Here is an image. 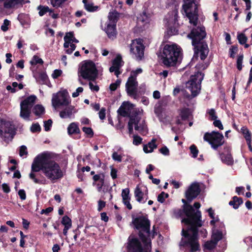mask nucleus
Wrapping results in <instances>:
<instances>
[{"mask_svg":"<svg viewBox=\"0 0 252 252\" xmlns=\"http://www.w3.org/2000/svg\"><path fill=\"white\" fill-rule=\"evenodd\" d=\"M182 201L184 203V211L187 218L182 220V222L185 223L186 227L183 228L182 231L183 237L180 243V248L186 252H194L200 247L197 238V228L202 225L201 212L198 210L195 212L191 205H186L185 199H183Z\"/></svg>","mask_w":252,"mask_h":252,"instance_id":"1","label":"nucleus"},{"mask_svg":"<svg viewBox=\"0 0 252 252\" xmlns=\"http://www.w3.org/2000/svg\"><path fill=\"white\" fill-rule=\"evenodd\" d=\"M40 170L52 182L62 179L64 175V172L60 164L52 159L50 154L48 152L39 154L34 158L32 164V171L29 175L30 179L35 183L45 184L46 179H38L34 173Z\"/></svg>","mask_w":252,"mask_h":252,"instance_id":"2","label":"nucleus"},{"mask_svg":"<svg viewBox=\"0 0 252 252\" xmlns=\"http://www.w3.org/2000/svg\"><path fill=\"white\" fill-rule=\"evenodd\" d=\"M206 33L203 26L193 28L188 37L192 39L194 46V57H200L201 60H205L208 56L209 49L206 43L201 42L205 37Z\"/></svg>","mask_w":252,"mask_h":252,"instance_id":"3","label":"nucleus"},{"mask_svg":"<svg viewBox=\"0 0 252 252\" xmlns=\"http://www.w3.org/2000/svg\"><path fill=\"white\" fill-rule=\"evenodd\" d=\"M162 57L164 65L174 66L182 60V49L176 44H167L163 48Z\"/></svg>","mask_w":252,"mask_h":252,"instance_id":"4","label":"nucleus"},{"mask_svg":"<svg viewBox=\"0 0 252 252\" xmlns=\"http://www.w3.org/2000/svg\"><path fill=\"white\" fill-rule=\"evenodd\" d=\"M78 76L89 81H94L98 77V70L95 64L91 60H86L80 63L78 71Z\"/></svg>","mask_w":252,"mask_h":252,"instance_id":"5","label":"nucleus"},{"mask_svg":"<svg viewBox=\"0 0 252 252\" xmlns=\"http://www.w3.org/2000/svg\"><path fill=\"white\" fill-rule=\"evenodd\" d=\"M127 252H150L151 251V242H146L144 248L138 238L133 235H130L126 244Z\"/></svg>","mask_w":252,"mask_h":252,"instance_id":"6","label":"nucleus"},{"mask_svg":"<svg viewBox=\"0 0 252 252\" xmlns=\"http://www.w3.org/2000/svg\"><path fill=\"white\" fill-rule=\"evenodd\" d=\"M183 8L189 23L196 26L198 22V11L195 0H183Z\"/></svg>","mask_w":252,"mask_h":252,"instance_id":"7","label":"nucleus"},{"mask_svg":"<svg viewBox=\"0 0 252 252\" xmlns=\"http://www.w3.org/2000/svg\"><path fill=\"white\" fill-rule=\"evenodd\" d=\"M135 228L139 230V236L144 241H146V238L144 237L143 232L145 233L147 236L150 234V221L147 218L144 216H140L135 218L132 220Z\"/></svg>","mask_w":252,"mask_h":252,"instance_id":"8","label":"nucleus"},{"mask_svg":"<svg viewBox=\"0 0 252 252\" xmlns=\"http://www.w3.org/2000/svg\"><path fill=\"white\" fill-rule=\"evenodd\" d=\"M204 74L197 72L195 75L191 76L190 79L187 83V88L191 93V96L194 97L200 93L201 83L203 79Z\"/></svg>","mask_w":252,"mask_h":252,"instance_id":"9","label":"nucleus"},{"mask_svg":"<svg viewBox=\"0 0 252 252\" xmlns=\"http://www.w3.org/2000/svg\"><path fill=\"white\" fill-rule=\"evenodd\" d=\"M36 96L31 95L27 97L20 103V116L26 120H29L31 113V109L35 103Z\"/></svg>","mask_w":252,"mask_h":252,"instance_id":"10","label":"nucleus"},{"mask_svg":"<svg viewBox=\"0 0 252 252\" xmlns=\"http://www.w3.org/2000/svg\"><path fill=\"white\" fill-rule=\"evenodd\" d=\"M223 138L224 137L222 134L215 131L211 133H205L203 137L204 140L209 142L214 149H217L223 144Z\"/></svg>","mask_w":252,"mask_h":252,"instance_id":"11","label":"nucleus"},{"mask_svg":"<svg viewBox=\"0 0 252 252\" xmlns=\"http://www.w3.org/2000/svg\"><path fill=\"white\" fill-rule=\"evenodd\" d=\"M144 46L140 39L132 40L130 45V52L137 61L142 59L144 57Z\"/></svg>","mask_w":252,"mask_h":252,"instance_id":"12","label":"nucleus"},{"mask_svg":"<svg viewBox=\"0 0 252 252\" xmlns=\"http://www.w3.org/2000/svg\"><path fill=\"white\" fill-rule=\"evenodd\" d=\"M178 19L177 12L172 11L166 16L165 25L167 27V33L169 35L176 34L178 33L176 28V22Z\"/></svg>","mask_w":252,"mask_h":252,"instance_id":"13","label":"nucleus"},{"mask_svg":"<svg viewBox=\"0 0 252 252\" xmlns=\"http://www.w3.org/2000/svg\"><path fill=\"white\" fill-rule=\"evenodd\" d=\"M69 103V96L66 91L59 92L53 94L52 104L55 108L61 105H67Z\"/></svg>","mask_w":252,"mask_h":252,"instance_id":"14","label":"nucleus"},{"mask_svg":"<svg viewBox=\"0 0 252 252\" xmlns=\"http://www.w3.org/2000/svg\"><path fill=\"white\" fill-rule=\"evenodd\" d=\"M138 83L135 76L130 75L126 84V90L127 94L135 99L138 97Z\"/></svg>","mask_w":252,"mask_h":252,"instance_id":"15","label":"nucleus"},{"mask_svg":"<svg viewBox=\"0 0 252 252\" xmlns=\"http://www.w3.org/2000/svg\"><path fill=\"white\" fill-rule=\"evenodd\" d=\"M14 125L9 122H1L0 124V135L7 139H12L15 134Z\"/></svg>","mask_w":252,"mask_h":252,"instance_id":"16","label":"nucleus"},{"mask_svg":"<svg viewBox=\"0 0 252 252\" xmlns=\"http://www.w3.org/2000/svg\"><path fill=\"white\" fill-rule=\"evenodd\" d=\"M133 119L134 128L140 132H146L147 131V126L144 119H142L140 114L137 112L134 113V116H131Z\"/></svg>","mask_w":252,"mask_h":252,"instance_id":"17","label":"nucleus"},{"mask_svg":"<svg viewBox=\"0 0 252 252\" xmlns=\"http://www.w3.org/2000/svg\"><path fill=\"white\" fill-rule=\"evenodd\" d=\"M134 105L129 102H124L118 109L117 112L119 115L124 117L134 116V114L131 115L133 113Z\"/></svg>","mask_w":252,"mask_h":252,"instance_id":"18","label":"nucleus"},{"mask_svg":"<svg viewBox=\"0 0 252 252\" xmlns=\"http://www.w3.org/2000/svg\"><path fill=\"white\" fill-rule=\"evenodd\" d=\"M200 192V189L199 185L196 183L192 184L186 192L187 199L191 202L198 195Z\"/></svg>","mask_w":252,"mask_h":252,"instance_id":"19","label":"nucleus"},{"mask_svg":"<svg viewBox=\"0 0 252 252\" xmlns=\"http://www.w3.org/2000/svg\"><path fill=\"white\" fill-rule=\"evenodd\" d=\"M122 65L123 61L122 57L120 55H118L113 61L112 66L110 67L109 71L110 72H114L118 77L119 75L121 73L119 69Z\"/></svg>","mask_w":252,"mask_h":252,"instance_id":"20","label":"nucleus"},{"mask_svg":"<svg viewBox=\"0 0 252 252\" xmlns=\"http://www.w3.org/2000/svg\"><path fill=\"white\" fill-rule=\"evenodd\" d=\"M104 31L110 39L113 40L116 38L117 31L116 29V25L115 24H108L106 23V27H105Z\"/></svg>","mask_w":252,"mask_h":252,"instance_id":"21","label":"nucleus"},{"mask_svg":"<svg viewBox=\"0 0 252 252\" xmlns=\"http://www.w3.org/2000/svg\"><path fill=\"white\" fill-rule=\"evenodd\" d=\"M24 0H0L3 2V6L5 9H12L18 4H22Z\"/></svg>","mask_w":252,"mask_h":252,"instance_id":"22","label":"nucleus"},{"mask_svg":"<svg viewBox=\"0 0 252 252\" xmlns=\"http://www.w3.org/2000/svg\"><path fill=\"white\" fill-rule=\"evenodd\" d=\"M76 112V111L74 107L70 105L61 111L60 113V116L63 119L70 118L71 117L72 115Z\"/></svg>","mask_w":252,"mask_h":252,"instance_id":"23","label":"nucleus"},{"mask_svg":"<svg viewBox=\"0 0 252 252\" xmlns=\"http://www.w3.org/2000/svg\"><path fill=\"white\" fill-rule=\"evenodd\" d=\"M120 17V13L118 12L117 11L114 10L110 11L108 15V21L107 23L115 24L116 25Z\"/></svg>","mask_w":252,"mask_h":252,"instance_id":"24","label":"nucleus"},{"mask_svg":"<svg viewBox=\"0 0 252 252\" xmlns=\"http://www.w3.org/2000/svg\"><path fill=\"white\" fill-rule=\"evenodd\" d=\"M61 223L64 226L63 230V234L66 236L68 229H70L72 226L71 220L68 216H65L63 217Z\"/></svg>","mask_w":252,"mask_h":252,"instance_id":"25","label":"nucleus"},{"mask_svg":"<svg viewBox=\"0 0 252 252\" xmlns=\"http://www.w3.org/2000/svg\"><path fill=\"white\" fill-rule=\"evenodd\" d=\"M157 139L153 138L147 144L144 145L143 146V151L146 153H150L153 152L155 149L157 148L156 144Z\"/></svg>","mask_w":252,"mask_h":252,"instance_id":"26","label":"nucleus"},{"mask_svg":"<svg viewBox=\"0 0 252 252\" xmlns=\"http://www.w3.org/2000/svg\"><path fill=\"white\" fill-rule=\"evenodd\" d=\"M219 230L217 228H214L212 230V235L211 239L213 240L215 242L218 244V242L222 239L223 233L222 230L220 229Z\"/></svg>","mask_w":252,"mask_h":252,"instance_id":"27","label":"nucleus"},{"mask_svg":"<svg viewBox=\"0 0 252 252\" xmlns=\"http://www.w3.org/2000/svg\"><path fill=\"white\" fill-rule=\"evenodd\" d=\"M36 80L40 84H45L49 86L50 84L47 75L44 72L40 73Z\"/></svg>","mask_w":252,"mask_h":252,"instance_id":"28","label":"nucleus"},{"mask_svg":"<svg viewBox=\"0 0 252 252\" xmlns=\"http://www.w3.org/2000/svg\"><path fill=\"white\" fill-rule=\"evenodd\" d=\"M144 193L142 191L141 189L138 186H137L134 190V196L136 200L139 203H145V201L142 202L143 198Z\"/></svg>","mask_w":252,"mask_h":252,"instance_id":"29","label":"nucleus"},{"mask_svg":"<svg viewBox=\"0 0 252 252\" xmlns=\"http://www.w3.org/2000/svg\"><path fill=\"white\" fill-rule=\"evenodd\" d=\"M82 2L84 4L85 9L88 11L94 12L97 9V6H94L93 3L88 0H83Z\"/></svg>","mask_w":252,"mask_h":252,"instance_id":"30","label":"nucleus"},{"mask_svg":"<svg viewBox=\"0 0 252 252\" xmlns=\"http://www.w3.org/2000/svg\"><path fill=\"white\" fill-rule=\"evenodd\" d=\"M243 199L240 197L237 196H234L232 200H231L229 202V204L230 206H233V207L236 209H238L239 206L243 203Z\"/></svg>","mask_w":252,"mask_h":252,"instance_id":"31","label":"nucleus"},{"mask_svg":"<svg viewBox=\"0 0 252 252\" xmlns=\"http://www.w3.org/2000/svg\"><path fill=\"white\" fill-rule=\"evenodd\" d=\"M241 132L243 134L248 144H249L251 146V134L249 129L246 126H243L241 129Z\"/></svg>","mask_w":252,"mask_h":252,"instance_id":"32","label":"nucleus"},{"mask_svg":"<svg viewBox=\"0 0 252 252\" xmlns=\"http://www.w3.org/2000/svg\"><path fill=\"white\" fill-rule=\"evenodd\" d=\"M32 112L35 114V115L38 117H40L41 115L44 113L45 109L42 105L37 104L33 107Z\"/></svg>","mask_w":252,"mask_h":252,"instance_id":"33","label":"nucleus"},{"mask_svg":"<svg viewBox=\"0 0 252 252\" xmlns=\"http://www.w3.org/2000/svg\"><path fill=\"white\" fill-rule=\"evenodd\" d=\"M67 132L69 135H71L74 133H79L80 129L76 123H72L68 126Z\"/></svg>","mask_w":252,"mask_h":252,"instance_id":"34","label":"nucleus"},{"mask_svg":"<svg viewBox=\"0 0 252 252\" xmlns=\"http://www.w3.org/2000/svg\"><path fill=\"white\" fill-rule=\"evenodd\" d=\"M221 159L223 163L227 165H231L233 163V158L231 157V155L229 154L226 155L222 154L221 155Z\"/></svg>","mask_w":252,"mask_h":252,"instance_id":"35","label":"nucleus"},{"mask_svg":"<svg viewBox=\"0 0 252 252\" xmlns=\"http://www.w3.org/2000/svg\"><path fill=\"white\" fill-rule=\"evenodd\" d=\"M212 220L210 221V224L213 226V229H214V228H217L218 225H219L220 229L224 228V225L220 221L219 219L217 217L215 218L214 217L212 218Z\"/></svg>","mask_w":252,"mask_h":252,"instance_id":"36","label":"nucleus"},{"mask_svg":"<svg viewBox=\"0 0 252 252\" xmlns=\"http://www.w3.org/2000/svg\"><path fill=\"white\" fill-rule=\"evenodd\" d=\"M217 244L216 242H215L211 239V241H207L205 243L204 246V249L209 251L212 250L216 247Z\"/></svg>","mask_w":252,"mask_h":252,"instance_id":"37","label":"nucleus"},{"mask_svg":"<svg viewBox=\"0 0 252 252\" xmlns=\"http://www.w3.org/2000/svg\"><path fill=\"white\" fill-rule=\"evenodd\" d=\"M37 9L39 10V15L42 16L47 12H49L51 9L47 6L39 5L38 6Z\"/></svg>","mask_w":252,"mask_h":252,"instance_id":"38","label":"nucleus"},{"mask_svg":"<svg viewBox=\"0 0 252 252\" xmlns=\"http://www.w3.org/2000/svg\"><path fill=\"white\" fill-rule=\"evenodd\" d=\"M67 0H50L52 5L56 8L61 7L62 4Z\"/></svg>","mask_w":252,"mask_h":252,"instance_id":"39","label":"nucleus"},{"mask_svg":"<svg viewBox=\"0 0 252 252\" xmlns=\"http://www.w3.org/2000/svg\"><path fill=\"white\" fill-rule=\"evenodd\" d=\"M190 115V112L189 109L184 108L181 110L180 116L183 120L187 119Z\"/></svg>","mask_w":252,"mask_h":252,"instance_id":"40","label":"nucleus"},{"mask_svg":"<svg viewBox=\"0 0 252 252\" xmlns=\"http://www.w3.org/2000/svg\"><path fill=\"white\" fill-rule=\"evenodd\" d=\"M129 189L128 188L123 189L122 192V197L123 200H126V199H130L129 195Z\"/></svg>","mask_w":252,"mask_h":252,"instance_id":"41","label":"nucleus"},{"mask_svg":"<svg viewBox=\"0 0 252 252\" xmlns=\"http://www.w3.org/2000/svg\"><path fill=\"white\" fill-rule=\"evenodd\" d=\"M43 63V60L37 56H34L32 60L30 61V63L32 65H35L37 63L42 64Z\"/></svg>","mask_w":252,"mask_h":252,"instance_id":"42","label":"nucleus"},{"mask_svg":"<svg viewBox=\"0 0 252 252\" xmlns=\"http://www.w3.org/2000/svg\"><path fill=\"white\" fill-rule=\"evenodd\" d=\"M82 130L88 137H92L94 136L93 130L91 127H83Z\"/></svg>","mask_w":252,"mask_h":252,"instance_id":"43","label":"nucleus"},{"mask_svg":"<svg viewBox=\"0 0 252 252\" xmlns=\"http://www.w3.org/2000/svg\"><path fill=\"white\" fill-rule=\"evenodd\" d=\"M208 113L209 115V119L210 120L214 121L217 119V116L216 115V111L214 109H211L208 110Z\"/></svg>","mask_w":252,"mask_h":252,"instance_id":"44","label":"nucleus"},{"mask_svg":"<svg viewBox=\"0 0 252 252\" xmlns=\"http://www.w3.org/2000/svg\"><path fill=\"white\" fill-rule=\"evenodd\" d=\"M94 183L93 185H94L95 183L96 182H100L101 181V180H104V175L103 174H96L94 175L93 177Z\"/></svg>","mask_w":252,"mask_h":252,"instance_id":"45","label":"nucleus"},{"mask_svg":"<svg viewBox=\"0 0 252 252\" xmlns=\"http://www.w3.org/2000/svg\"><path fill=\"white\" fill-rule=\"evenodd\" d=\"M168 197V194L167 193H166L164 192H162L158 195V200L160 203H163L164 202L165 198H167Z\"/></svg>","mask_w":252,"mask_h":252,"instance_id":"46","label":"nucleus"},{"mask_svg":"<svg viewBox=\"0 0 252 252\" xmlns=\"http://www.w3.org/2000/svg\"><path fill=\"white\" fill-rule=\"evenodd\" d=\"M243 60V55H239L237 60V67L238 70H241L242 69V63Z\"/></svg>","mask_w":252,"mask_h":252,"instance_id":"47","label":"nucleus"},{"mask_svg":"<svg viewBox=\"0 0 252 252\" xmlns=\"http://www.w3.org/2000/svg\"><path fill=\"white\" fill-rule=\"evenodd\" d=\"M121 83V81L119 79H118L115 83L110 84L109 87L110 90L112 91H115L117 89V88L120 85Z\"/></svg>","mask_w":252,"mask_h":252,"instance_id":"48","label":"nucleus"},{"mask_svg":"<svg viewBox=\"0 0 252 252\" xmlns=\"http://www.w3.org/2000/svg\"><path fill=\"white\" fill-rule=\"evenodd\" d=\"M138 21L142 23H147L148 22V17L145 13H143L138 17Z\"/></svg>","mask_w":252,"mask_h":252,"instance_id":"49","label":"nucleus"},{"mask_svg":"<svg viewBox=\"0 0 252 252\" xmlns=\"http://www.w3.org/2000/svg\"><path fill=\"white\" fill-rule=\"evenodd\" d=\"M10 22L7 20L5 19L3 21V24L1 26V30L3 32H6L8 30V26H9Z\"/></svg>","mask_w":252,"mask_h":252,"instance_id":"50","label":"nucleus"},{"mask_svg":"<svg viewBox=\"0 0 252 252\" xmlns=\"http://www.w3.org/2000/svg\"><path fill=\"white\" fill-rule=\"evenodd\" d=\"M133 137V144L134 145L137 146L142 143V138L139 136L134 135Z\"/></svg>","mask_w":252,"mask_h":252,"instance_id":"51","label":"nucleus"},{"mask_svg":"<svg viewBox=\"0 0 252 252\" xmlns=\"http://www.w3.org/2000/svg\"><path fill=\"white\" fill-rule=\"evenodd\" d=\"M31 130L32 132L40 131L41 127L40 125L38 123L32 124L31 127Z\"/></svg>","mask_w":252,"mask_h":252,"instance_id":"52","label":"nucleus"},{"mask_svg":"<svg viewBox=\"0 0 252 252\" xmlns=\"http://www.w3.org/2000/svg\"><path fill=\"white\" fill-rule=\"evenodd\" d=\"M238 39L241 44H244L246 43L247 38L244 34L242 33L238 36Z\"/></svg>","mask_w":252,"mask_h":252,"instance_id":"53","label":"nucleus"},{"mask_svg":"<svg viewBox=\"0 0 252 252\" xmlns=\"http://www.w3.org/2000/svg\"><path fill=\"white\" fill-rule=\"evenodd\" d=\"M28 154V151L26 146L23 145L20 147L19 150V155L20 157H23L24 156H27Z\"/></svg>","mask_w":252,"mask_h":252,"instance_id":"54","label":"nucleus"},{"mask_svg":"<svg viewBox=\"0 0 252 252\" xmlns=\"http://www.w3.org/2000/svg\"><path fill=\"white\" fill-rule=\"evenodd\" d=\"M92 82L93 81H90L89 83L90 89L93 92H97L99 90V86L96 84H94Z\"/></svg>","mask_w":252,"mask_h":252,"instance_id":"55","label":"nucleus"},{"mask_svg":"<svg viewBox=\"0 0 252 252\" xmlns=\"http://www.w3.org/2000/svg\"><path fill=\"white\" fill-rule=\"evenodd\" d=\"M112 158L115 161L120 162L122 161V157L121 155H119L117 152H114L112 154Z\"/></svg>","mask_w":252,"mask_h":252,"instance_id":"56","label":"nucleus"},{"mask_svg":"<svg viewBox=\"0 0 252 252\" xmlns=\"http://www.w3.org/2000/svg\"><path fill=\"white\" fill-rule=\"evenodd\" d=\"M190 150L191 153L192 154V157L193 158H196L198 154V150L197 149L196 146L194 145H191L190 147Z\"/></svg>","mask_w":252,"mask_h":252,"instance_id":"57","label":"nucleus"},{"mask_svg":"<svg viewBox=\"0 0 252 252\" xmlns=\"http://www.w3.org/2000/svg\"><path fill=\"white\" fill-rule=\"evenodd\" d=\"M73 33L72 32H67L64 36L63 39L64 41L67 40V41L71 42L72 38H73Z\"/></svg>","mask_w":252,"mask_h":252,"instance_id":"58","label":"nucleus"},{"mask_svg":"<svg viewBox=\"0 0 252 252\" xmlns=\"http://www.w3.org/2000/svg\"><path fill=\"white\" fill-rule=\"evenodd\" d=\"M213 125L215 127H218L220 129L222 130L223 129V125L221 121L219 120L216 119L214 121Z\"/></svg>","mask_w":252,"mask_h":252,"instance_id":"59","label":"nucleus"},{"mask_svg":"<svg viewBox=\"0 0 252 252\" xmlns=\"http://www.w3.org/2000/svg\"><path fill=\"white\" fill-rule=\"evenodd\" d=\"M52 124V121L51 120H48V121L44 122V126L45 131H48L50 130Z\"/></svg>","mask_w":252,"mask_h":252,"instance_id":"60","label":"nucleus"},{"mask_svg":"<svg viewBox=\"0 0 252 252\" xmlns=\"http://www.w3.org/2000/svg\"><path fill=\"white\" fill-rule=\"evenodd\" d=\"M104 184V180L102 179L101 181L97 183H95L94 185H96L97 191L100 192L102 190V187Z\"/></svg>","mask_w":252,"mask_h":252,"instance_id":"61","label":"nucleus"},{"mask_svg":"<svg viewBox=\"0 0 252 252\" xmlns=\"http://www.w3.org/2000/svg\"><path fill=\"white\" fill-rule=\"evenodd\" d=\"M237 51V47L235 46H232L231 48L229 49L230 57L231 58H234L235 57V55L236 54Z\"/></svg>","mask_w":252,"mask_h":252,"instance_id":"62","label":"nucleus"},{"mask_svg":"<svg viewBox=\"0 0 252 252\" xmlns=\"http://www.w3.org/2000/svg\"><path fill=\"white\" fill-rule=\"evenodd\" d=\"M159 152L165 156H168L169 155V149L166 146H164L159 149Z\"/></svg>","mask_w":252,"mask_h":252,"instance_id":"63","label":"nucleus"},{"mask_svg":"<svg viewBox=\"0 0 252 252\" xmlns=\"http://www.w3.org/2000/svg\"><path fill=\"white\" fill-rule=\"evenodd\" d=\"M106 203L105 201L99 200L98 201V208L97 210L100 212L105 206Z\"/></svg>","mask_w":252,"mask_h":252,"instance_id":"64","label":"nucleus"}]
</instances>
